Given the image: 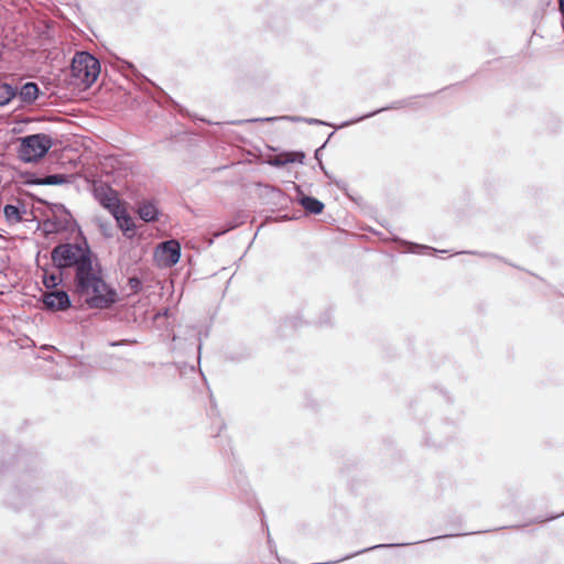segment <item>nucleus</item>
<instances>
[{
	"label": "nucleus",
	"instance_id": "2eb2a0df",
	"mask_svg": "<svg viewBox=\"0 0 564 564\" xmlns=\"http://www.w3.org/2000/svg\"><path fill=\"white\" fill-rule=\"evenodd\" d=\"M64 182V177L62 175H48L45 178L39 181V184L43 185H57Z\"/></svg>",
	"mask_w": 564,
	"mask_h": 564
},
{
	"label": "nucleus",
	"instance_id": "ddd939ff",
	"mask_svg": "<svg viewBox=\"0 0 564 564\" xmlns=\"http://www.w3.org/2000/svg\"><path fill=\"white\" fill-rule=\"evenodd\" d=\"M4 216L8 221L17 224L21 220L20 210L14 205H6L3 208Z\"/></svg>",
	"mask_w": 564,
	"mask_h": 564
},
{
	"label": "nucleus",
	"instance_id": "423d86ee",
	"mask_svg": "<svg viewBox=\"0 0 564 564\" xmlns=\"http://www.w3.org/2000/svg\"><path fill=\"white\" fill-rule=\"evenodd\" d=\"M95 196L99 200V203L105 208H107L111 214L123 205L120 202L117 193L105 185L95 187Z\"/></svg>",
	"mask_w": 564,
	"mask_h": 564
},
{
	"label": "nucleus",
	"instance_id": "9d476101",
	"mask_svg": "<svg viewBox=\"0 0 564 564\" xmlns=\"http://www.w3.org/2000/svg\"><path fill=\"white\" fill-rule=\"evenodd\" d=\"M301 205L307 213L315 215L321 214L324 209V204L321 200L310 196L303 197Z\"/></svg>",
	"mask_w": 564,
	"mask_h": 564
},
{
	"label": "nucleus",
	"instance_id": "f03ea898",
	"mask_svg": "<svg viewBox=\"0 0 564 564\" xmlns=\"http://www.w3.org/2000/svg\"><path fill=\"white\" fill-rule=\"evenodd\" d=\"M52 260L58 268H79L91 262L93 253L86 241L82 243H62L52 250Z\"/></svg>",
	"mask_w": 564,
	"mask_h": 564
},
{
	"label": "nucleus",
	"instance_id": "a211bd4d",
	"mask_svg": "<svg viewBox=\"0 0 564 564\" xmlns=\"http://www.w3.org/2000/svg\"><path fill=\"white\" fill-rule=\"evenodd\" d=\"M135 340H122L120 343H116L115 345H121V344H134Z\"/></svg>",
	"mask_w": 564,
	"mask_h": 564
},
{
	"label": "nucleus",
	"instance_id": "7ed1b4c3",
	"mask_svg": "<svg viewBox=\"0 0 564 564\" xmlns=\"http://www.w3.org/2000/svg\"><path fill=\"white\" fill-rule=\"evenodd\" d=\"M100 73L97 58L87 52L75 54L70 65L72 84L80 89L90 87Z\"/></svg>",
	"mask_w": 564,
	"mask_h": 564
},
{
	"label": "nucleus",
	"instance_id": "f3484780",
	"mask_svg": "<svg viewBox=\"0 0 564 564\" xmlns=\"http://www.w3.org/2000/svg\"><path fill=\"white\" fill-rule=\"evenodd\" d=\"M139 283H140V281H139L138 279H134V278L130 279V284H131L132 286H135V285H138Z\"/></svg>",
	"mask_w": 564,
	"mask_h": 564
},
{
	"label": "nucleus",
	"instance_id": "0eeeda50",
	"mask_svg": "<svg viewBox=\"0 0 564 564\" xmlns=\"http://www.w3.org/2000/svg\"><path fill=\"white\" fill-rule=\"evenodd\" d=\"M45 307L52 311H63L69 307L70 302L68 294L64 291H53L43 295Z\"/></svg>",
	"mask_w": 564,
	"mask_h": 564
},
{
	"label": "nucleus",
	"instance_id": "4468645a",
	"mask_svg": "<svg viewBox=\"0 0 564 564\" xmlns=\"http://www.w3.org/2000/svg\"><path fill=\"white\" fill-rule=\"evenodd\" d=\"M296 153H282L275 156L273 163L275 165H285L288 163H293L296 160ZM299 156L303 158V154H299Z\"/></svg>",
	"mask_w": 564,
	"mask_h": 564
},
{
	"label": "nucleus",
	"instance_id": "20e7f679",
	"mask_svg": "<svg viewBox=\"0 0 564 564\" xmlns=\"http://www.w3.org/2000/svg\"><path fill=\"white\" fill-rule=\"evenodd\" d=\"M18 155L23 162H37L44 158L53 145V140L45 133H36L21 138Z\"/></svg>",
	"mask_w": 564,
	"mask_h": 564
},
{
	"label": "nucleus",
	"instance_id": "9b49d317",
	"mask_svg": "<svg viewBox=\"0 0 564 564\" xmlns=\"http://www.w3.org/2000/svg\"><path fill=\"white\" fill-rule=\"evenodd\" d=\"M138 214L144 221H153L158 216V208L152 203H143L139 206Z\"/></svg>",
	"mask_w": 564,
	"mask_h": 564
},
{
	"label": "nucleus",
	"instance_id": "dca6fc26",
	"mask_svg": "<svg viewBox=\"0 0 564 564\" xmlns=\"http://www.w3.org/2000/svg\"><path fill=\"white\" fill-rule=\"evenodd\" d=\"M58 276L54 275V274H51V275H45L44 276V284L46 288H54L57 285L58 283Z\"/></svg>",
	"mask_w": 564,
	"mask_h": 564
},
{
	"label": "nucleus",
	"instance_id": "f8f14e48",
	"mask_svg": "<svg viewBox=\"0 0 564 564\" xmlns=\"http://www.w3.org/2000/svg\"><path fill=\"white\" fill-rule=\"evenodd\" d=\"M17 96V89L6 83H0V106L9 104Z\"/></svg>",
	"mask_w": 564,
	"mask_h": 564
},
{
	"label": "nucleus",
	"instance_id": "6ab92c4d",
	"mask_svg": "<svg viewBox=\"0 0 564 564\" xmlns=\"http://www.w3.org/2000/svg\"><path fill=\"white\" fill-rule=\"evenodd\" d=\"M560 9L564 13V0L560 1Z\"/></svg>",
	"mask_w": 564,
	"mask_h": 564
},
{
	"label": "nucleus",
	"instance_id": "6e6552de",
	"mask_svg": "<svg viewBox=\"0 0 564 564\" xmlns=\"http://www.w3.org/2000/svg\"><path fill=\"white\" fill-rule=\"evenodd\" d=\"M111 215L116 218L119 228L123 231V235L128 238H132L135 234V224L128 214L124 204Z\"/></svg>",
	"mask_w": 564,
	"mask_h": 564
},
{
	"label": "nucleus",
	"instance_id": "39448f33",
	"mask_svg": "<svg viewBox=\"0 0 564 564\" xmlns=\"http://www.w3.org/2000/svg\"><path fill=\"white\" fill-rule=\"evenodd\" d=\"M181 258V245L177 240H167L161 242L154 251V260L159 267L171 268L175 265Z\"/></svg>",
	"mask_w": 564,
	"mask_h": 564
},
{
	"label": "nucleus",
	"instance_id": "f257e3e1",
	"mask_svg": "<svg viewBox=\"0 0 564 564\" xmlns=\"http://www.w3.org/2000/svg\"><path fill=\"white\" fill-rule=\"evenodd\" d=\"M74 292L91 308H107L117 302V292L106 283L94 260L75 272Z\"/></svg>",
	"mask_w": 564,
	"mask_h": 564
},
{
	"label": "nucleus",
	"instance_id": "1a4fd4ad",
	"mask_svg": "<svg viewBox=\"0 0 564 564\" xmlns=\"http://www.w3.org/2000/svg\"><path fill=\"white\" fill-rule=\"evenodd\" d=\"M39 91V86L35 83L29 82L21 87L17 95L19 96L21 102L31 105L36 100Z\"/></svg>",
	"mask_w": 564,
	"mask_h": 564
}]
</instances>
